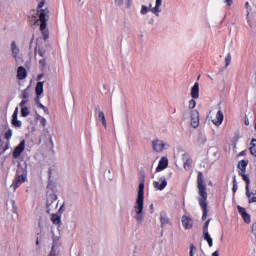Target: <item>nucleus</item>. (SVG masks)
<instances>
[{
  "instance_id": "c03bdc74",
  "label": "nucleus",
  "mask_w": 256,
  "mask_h": 256,
  "mask_svg": "<svg viewBox=\"0 0 256 256\" xmlns=\"http://www.w3.org/2000/svg\"><path fill=\"white\" fill-rule=\"evenodd\" d=\"M49 256H57V253L55 252V246H52Z\"/></svg>"
},
{
  "instance_id": "dca6fc26",
  "label": "nucleus",
  "mask_w": 256,
  "mask_h": 256,
  "mask_svg": "<svg viewBox=\"0 0 256 256\" xmlns=\"http://www.w3.org/2000/svg\"><path fill=\"white\" fill-rule=\"evenodd\" d=\"M192 99H199V83H195L191 89Z\"/></svg>"
},
{
  "instance_id": "72a5a7b5",
  "label": "nucleus",
  "mask_w": 256,
  "mask_h": 256,
  "mask_svg": "<svg viewBox=\"0 0 256 256\" xmlns=\"http://www.w3.org/2000/svg\"><path fill=\"white\" fill-rule=\"evenodd\" d=\"M46 53H47V49H45V48H38V55L40 57H45Z\"/></svg>"
},
{
  "instance_id": "f257e3e1",
  "label": "nucleus",
  "mask_w": 256,
  "mask_h": 256,
  "mask_svg": "<svg viewBox=\"0 0 256 256\" xmlns=\"http://www.w3.org/2000/svg\"><path fill=\"white\" fill-rule=\"evenodd\" d=\"M197 189L199 195L198 203L203 211L202 221H206L209 215V208L207 204V184H205V177L203 176V172H198Z\"/></svg>"
},
{
  "instance_id": "09e8293b",
  "label": "nucleus",
  "mask_w": 256,
  "mask_h": 256,
  "mask_svg": "<svg viewBox=\"0 0 256 256\" xmlns=\"http://www.w3.org/2000/svg\"><path fill=\"white\" fill-rule=\"evenodd\" d=\"M40 108L47 112V107L43 106V104H40Z\"/></svg>"
},
{
  "instance_id": "4d7b16f0",
  "label": "nucleus",
  "mask_w": 256,
  "mask_h": 256,
  "mask_svg": "<svg viewBox=\"0 0 256 256\" xmlns=\"http://www.w3.org/2000/svg\"><path fill=\"white\" fill-rule=\"evenodd\" d=\"M37 53V48H35V54Z\"/></svg>"
},
{
  "instance_id": "a878e982",
  "label": "nucleus",
  "mask_w": 256,
  "mask_h": 256,
  "mask_svg": "<svg viewBox=\"0 0 256 256\" xmlns=\"http://www.w3.org/2000/svg\"><path fill=\"white\" fill-rule=\"evenodd\" d=\"M4 137L8 142L11 141V137H13V130L9 129L8 131H6Z\"/></svg>"
},
{
  "instance_id": "4468645a",
  "label": "nucleus",
  "mask_w": 256,
  "mask_h": 256,
  "mask_svg": "<svg viewBox=\"0 0 256 256\" xmlns=\"http://www.w3.org/2000/svg\"><path fill=\"white\" fill-rule=\"evenodd\" d=\"M27 78V70L25 69V67L20 66L18 67L17 70V79H19V81H23V79Z\"/></svg>"
},
{
  "instance_id": "3c124183",
  "label": "nucleus",
  "mask_w": 256,
  "mask_h": 256,
  "mask_svg": "<svg viewBox=\"0 0 256 256\" xmlns=\"http://www.w3.org/2000/svg\"><path fill=\"white\" fill-rule=\"evenodd\" d=\"M212 256H219V251H215L213 254H212Z\"/></svg>"
},
{
  "instance_id": "f704fd0d",
  "label": "nucleus",
  "mask_w": 256,
  "mask_h": 256,
  "mask_svg": "<svg viewBox=\"0 0 256 256\" xmlns=\"http://www.w3.org/2000/svg\"><path fill=\"white\" fill-rule=\"evenodd\" d=\"M40 69H45L47 67V60L41 59L39 60Z\"/></svg>"
},
{
  "instance_id": "393cba45",
  "label": "nucleus",
  "mask_w": 256,
  "mask_h": 256,
  "mask_svg": "<svg viewBox=\"0 0 256 256\" xmlns=\"http://www.w3.org/2000/svg\"><path fill=\"white\" fill-rule=\"evenodd\" d=\"M35 91H36V95H42L43 94V82H37Z\"/></svg>"
},
{
  "instance_id": "20e7f679",
  "label": "nucleus",
  "mask_w": 256,
  "mask_h": 256,
  "mask_svg": "<svg viewBox=\"0 0 256 256\" xmlns=\"http://www.w3.org/2000/svg\"><path fill=\"white\" fill-rule=\"evenodd\" d=\"M25 181H27V167L18 169L16 177L10 187L15 191L18 187H21Z\"/></svg>"
},
{
  "instance_id": "ea45409f",
  "label": "nucleus",
  "mask_w": 256,
  "mask_h": 256,
  "mask_svg": "<svg viewBox=\"0 0 256 256\" xmlns=\"http://www.w3.org/2000/svg\"><path fill=\"white\" fill-rule=\"evenodd\" d=\"M194 251H197V248L195 247L194 244L190 245V256H195Z\"/></svg>"
},
{
  "instance_id": "603ef678",
  "label": "nucleus",
  "mask_w": 256,
  "mask_h": 256,
  "mask_svg": "<svg viewBox=\"0 0 256 256\" xmlns=\"http://www.w3.org/2000/svg\"><path fill=\"white\" fill-rule=\"evenodd\" d=\"M7 149H9V143H7L4 147V151H7Z\"/></svg>"
},
{
  "instance_id": "79ce46f5",
  "label": "nucleus",
  "mask_w": 256,
  "mask_h": 256,
  "mask_svg": "<svg viewBox=\"0 0 256 256\" xmlns=\"http://www.w3.org/2000/svg\"><path fill=\"white\" fill-rule=\"evenodd\" d=\"M248 23H249V27H250L251 29H256V22H253V21H251L250 19H248Z\"/></svg>"
},
{
  "instance_id": "cd10ccee",
  "label": "nucleus",
  "mask_w": 256,
  "mask_h": 256,
  "mask_svg": "<svg viewBox=\"0 0 256 256\" xmlns=\"http://www.w3.org/2000/svg\"><path fill=\"white\" fill-rule=\"evenodd\" d=\"M231 53H228L227 56L225 57V68L229 67L231 65Z\"/></svg>"
},
{
  "instance_id": "a19ab883",
  "label": "nucleus",
  "mask_w": 256,
  "mask_h": 256,
  "mask_svg": "<svg viewBox=\"0 0 256 256\" xmlns=\"http://www.w3.org/2000/svg\"><path fill=\"white\" fill-rule=\"evenodd\" d=\"M40 124L42 125V127H45V125H47V119H45V117L40 116Z\"/></svg>"
},
{
  "instance_id": "f03ea898",
  "label": "nucleus",
  "mask_w": 256,
  "mask_h": 256,
  "mask_svg": "<svg viewBox=\"0 0 256 256\" xmlns=\"http://www.w3.org/2000/svg\"><path fill=\"white\" fill-rule=\"evenodd\" d=\"M38 6L36 8L37 15L40 21V31L42 32L44 41L49 39V31L47 30V19H49V8L45 7V0H37Z\"/></svg>"
},
{
  "instance_id": "bb28decb",
  "label": "nucleus",
  "mask_w": 256,
  "mask_h": 256,
  "mask_svg": "<svg viewBox=\"0 0 256 256\" xmlns=\"http://www.w3.org/2000/svg\"><path fill=\"white\" fill-rule=\"evenodd\" d=\"M233 186H232V193L235 195V193H237V189H238V186H237V177H233Z\"/></svg>"
},
{
  "instance_id": "58836bf2",
  "label": "nucleus",
  "mask_w": 256,
  "mask_h": 256,
  "mask_svg": "<svg viewBox=\"0 0 256 256\" xmlns=\"http://www.w3.org/2000/svg\"><path fill=\"white\" fill-rule=\"evenodd\" d=\"M160 223H161V225L163 227V225H167V223H169V220L165 216L162 215L160 217Z\"/></svg>"
},
{
  "instance_id": "b1692460",
  "label": "nucleus",
  "mask_w": 256,
  "mask_h": 256,
  "mask_svg": "<svg viewBox=\"0 0 256 256\" xmlns=\"http://www.w3.org/2000/svg\"><path fill=\"white\" fill-rule=\"evenodd\" d=\"M51 221L54 225H61V216L53 214L51 217Z\"/></svg>"
},
{
  "instance_id": "c756f323",
  "label": "nucleus",
  "mask_w": 256,
  "mask_h": 256,
  "mask_svg": "<svg viewBox=\"0 0 256 256\" xmlns=\"http://www.w3.org/2000/svg\"><path fill=\"white\" fill-rule=\"evenodd\" d=\"M29 115V108L28 107H22L21 108V117H28Z\"/></svg>"
},
{
  "instance_id": "39448f33",
  "label": "nucleus",
  "mask_w": 256,
  "mask_h": 256,
  "mask_svg": "<svg viewBox=\"0 0 256 256\" xmlns=\"http://www.w3.org/2000/svg\"><path fill=\"white\" fill-rule=\"evenodd\" d=\"M46 205H47V213H51V211H53V209H57L58 207V203H57V195L55 194H50L48 197H47V202H46Z\"/></svg>"
},
{
  "instance_id": "e433bc0d",
  "label": "nucleus",
  "mask_w": 256,
  "mask_h": 256,
  "mask_svg": "<svg viewBox=\"0 0 256 256\" xmlns=\"http://www.w3.org/2000/svg\"><path fill=\"white\" fill-rule=\"evenodd\" d=\"M140 13L141 15H147V13H149V8L145 5H142Z\"/></svg>"
},
{
  "instance_id": "9b49d317",
  "label": "nucleus",
  "mask_w": 256,
  "mask_h": 256,
  "mask_svg": "<svg viewBox=\"0 0 256 256\" xmlns=\"http://www.w3.org/2000/svg\"><path fill=\"white\" fill-rule=\"evenodd\" d=\"M246 197L248 203H256V190H249V188L246 187Z\"/></svg>"
},
{
  "instance_id": "9d476101",
  "label": "nucleus",
  "mask_w": 256,
  "mask_h": 256,
  "mask_svg": "<svg viewBox=\"0 0 256 256\" xmlns=\"http://www.w3.org/2000/svg\"><path fill=\"white\" fill-rule=\"evenodd\" d=\"M190 123L194 129H197V127H199V112H197V111L192 112Z\"/></svg>"
},
{
  "instance_id": "5fc2aeb1",
  "label": "nucleus",
  "mask_w": 256,
  "mask_h": 256,
  "mask_svg": "<svg viewBox=\"0 0 256 256\" xmlns=\"http://www.w3.org/2000/svg\"><path fill=\"white\" fill-rule=\"evenodd\" d=\"M36 245H39V238H36Z\"/></svg>"
},
{
  "instance_id": "6e6d98bb",
  "label": "nucleus",
  "mask_w": 256,
  "mask_h": 256,
  "mask_svg": "<svg viewBox=\"0 0 256 256\" xmlns=\"http://www.w3.org/2000/svg\"><path fill=\"white\" fill-rule=\"evenodd\" d=\"M43 77V74L38 75V79H41Z\"/></svg>"
},
{
  "instance_id": "1a4fd4ad",
  "label": "nucleus",
  "mask_w": 256,
  "mask_h": 256,
  "mask_svg": "<svg viewBox=\"0 0 256 256\" xmlns=\"http://www.w3.org/2000/svg\"><path fill=\"white\" fill-rule=\"evenodd\" d=\"M169 167V160L165 157L161 158L158 166L156 168V172L159 173L160 171H163V169H167Z\"/></svg>"
},
{
  "instance_id": "5701e85b",
  "label": "nucleus",
  "mask_w": 256,
  "mask_h": 256,
  "mask_svg": "<svg viewBox=\"0 0 256 256\" xmlns=\"http://www.w3.org/2000/svg\"><path fill=\"white\" fill-rule=\"evenodd\" d=\"M204 240L207 241L209 247H213V238H211V234L209 232L203 233Z\"/></svg>"
},
{
  "instance_id": "c85d7f7f",
  "label": "nucleus",
  "mask_w": 256,
  "mask_h": 256,
  "mask_svg": "<svg viewBox=\"0 0 256 256\" xmlns=\"http://www.w3.org/2000/svg\"><path fill=\"white\" fill-rule=\"evenodd\" d=\"M239 175H241V177L246 183V187H248L249 189V184L251 183V181L249 180V176H247L245 173H240Z\"/></svg>"
},
{
  "instance_id": "473e14b6",
  "label": "nucleus",
  "mask_w": 256,
  "mask_h": 256,
  "mask_svg": "<svg viewBox=\"0 0 256 256\" xmlns=\"http://www.w3.org/2000/svg\"><path fill=\"white\" fill-rule=\"evenodd\" d=\"M21 98H22L23 100L29 99V90H28V89H25V90L22 91V93H21Z\"/></svg>"
},
{
  "instance_id": "7ed1b4c3",
  "label": "nucleus",
  "mask_w": 256,
  "mask_h": 256,
  "mask_svg": "<svg viewBox=\"0 0 256 256\" xmlns=\"http://www.w3.org/2000/svg\"><path fill=\"white\" fill-rule=\"evenodd\" d=\"M144 201H145V184L140 183L138 187L136 205L134 206V209L136 211L135 219L138 223H142L144 219L143 217Z\"/></svg>"
},
{
  "instance_id": "412c9836",
  "label": "nucleus",
  "mask_w": 256,
  "mask_h": 256,
  "mask_svg": "<svg viewBox=\"0 0 256 256\" xmlns=\"http://www.w3.org/2000/svg\"><path fill=\"white\" fill-rule=\"evenodd\" d=\"M249 151L253 155V157H256V139L255 138L251 140Z\"/></svg>"
},
{
  "instance_id": "49530a36",
  "label": "nucleus",
  "mask_w": 256,
  "mask_h": 256,
  "mask_svg": "<svg viewBox=\"0 0 256 256\" xmlns=\"http://www.w3.org/2000/svg\"><path fill=\"white\" fill-rule=\"evenodd\" d=\"M225 3H227L228 7H231V5H233V0H225Z\"/></svg>"
},
{
  "instance_id": "2f4dec72",
  "label": "nucleus",
  "mask_w": 256,
  "mask_h": 256,
  "mask_svg": "<svg viewBox=\"0 0 256 256\" xmlns=\"http://www.w3.org/2000/svg\"><path fill=\"white\" fill-rule=\"evenodd\" d=\"M242 218L246 223H251V215L249 213L242 214Z\"/></svg>"
},
{
  "instance_id": "a211bd4d",
  "label": "nucleus",
  "mask_w": 256,
  "mask_h": 256,
  "mask_svg": "<svg viewBox=\"0 0 256 256\" xmlns=\"http://www.w3.org/2000/svg\"><path fill=\"white\" fill-rule=\"evenodd\" d=\"M161 3L162 0H156L155 7L151 9V11L155 13L157 16H159V13H161Z\"/></svg>"
},
{
  "instance_id": "ddd939ff",
  "label": "nucleus",
  "mask_w": 256,
  "mask_h": 256,
  "mask_svg": "<svg viewBox=\"0 0 256 256\" xmlns=\"http://www.w3.org/2000/svg\"><path fill=\"white\" fill-rule=\"evenodd\" d=\"M182 225L184 229H193V219L188 216H182Z\"/></svg>"
},
{
  "instance_id": "6ab92c4d",
  "label": "nucleus",
  "mask_w": 256,
  "mask_h": 256,
  "mask_svg": "<svg viewBox=\"0 0 256 256\" xmlns=\"http://www.w3.org/2000/svg\"><path fill=\"white\" fill-rule=\"evenodd\" d=\"M238 169L240 170V171H239V174H241V173H246V171H247V161L241 160V161L238 163Z\"/></svg>"
},
{
  "instance_id": "8fccbe9b",
  "label": "nucleus",
  "mask_w": 256,
  "mask_h": 256,
  "mask_svg": "<svg viewBox=\"0 0 256 256\" xmlns=\"http://www.w3.org/2000/svg\"><path fill=\"white\" fill-rule=\"evenodd\" d=\"M244 123H245V125H249V118H245Z\"/></svg>"
},
{
  "instance_id": "aec40b11",
  "label": "nucleus",
  "mask_w": 256,
  "mask_h": 256,
  "mask_svg": "<svg viewBox=\"0 0 256 256\" xmlns=\"http://www.w3.org/2000/svg\"><path fill=\"white\" fill-rule=\"evenodd\" d=\"M193 164V159L190 157L185 158L183 167L185 171H189L191 169V165Z\"/></svg>"
},
{
  "instance_id": "2eb2a0df",
  "label": "nucleus",
  "mask_w": 256,
  "mask_h": 256,
  "mask_svg": "<svg viewBox=\"0 0 256 256\" xmlns=\"http://www.w3.org/2000/svg\"><path fill=\"white\" fill-rule=\"evenodd\" d=\"M17 115H19V108H16L14 110V113L12 115V125L14 127H21L22 123H21V120L17 119Z\"/></svg>"
},
{
  "instance_id": "4be33fe9",
  "label": "nucleus",
  "mask_w": 256,
  "mask_h": 256,
  "mask_svg": "<svg viewBox=\"0 0 256 256\" xmlns=\"http://www.w3.org/2000/svg\"><path fill=\"white\" fill-rule=\"evenodd\" d=\"M98 119L101 121L103 127L107 128V120L105 119V113H103V111L98 112Z\"/></svg>"
},
{
  "instance_id": "de8ad7c7",
  "label": "nucleus",
  "mask_w": 256,
  "mask_h": 256,
  "mask_svg": "<svg viewBox=\"0 0 256 256\" xmlns=\"http://www.w3.org/2000/svg\"><path fill=\"white\" fill-rule=\"evenodd\" d=\"M64 207H65V204H63V205L60 207V209H59V212H60V213H63V211H65Z\"/></svg>"
},
{
  "instance_id": "a18cd8bd",
  "label": "nucleus",
  "mask_w": 256,
  "mask_h": 256,
  "mask_svg": "<svg viewBox=\"0 0 256 256\" xmlns=\"http://www.w3.org/2000/svg\"><path fill=\"white\" fill-rule=\"evenodd\" d=\"M26 103H27V100H22V101L20 102V107H21V109H23V107H25Z\"/></svg>"
},
{
  "instance_id": "f8f14e48",
  "label": "nucleus",
  "mask_w": 256,
  "mask_h": 256,
  "mask_svg": "<svg viewBox=\"0 0 256 256\" xmlns=\"http://www.w3.org/2000/svg\"><path fill=\"white\" fill-rule=\"evenodd\" d=\"M225 119V116L223 115V111L219 110L216 113V119L212 120V123L216 125V127H219L223 123V120Z\"/></svg>"
},
{
  "instance_id": "c9c22d12",
  "label": "nucleus",
  "mask_w": 256,
  "mask_h": 256,
  "mask_svg": "<svg viewBox=\"0 0 256 256\" xmlns=\"http://www.w3.org/2000/svg\"><path fill=\"white\" fill-rule=\"evenodd\" d=\"M196 105H197V102L195 101V98H193L189 101L188 107L189 109H195Z\"/></svg>"
},
{
  "instance_id": "7c9ffc66",
  "label": "nucleus",
  "mask_w": 256,
  "mask_h": 256,
  "mask_svg": "<svg viewBox=\"0 0 256 256\" xmlns=\"http://www.w3.org/2000/svg\"><path fill=\"white\" fill-rule=\"evenodd\" d=\"M209 223H211V219H208L203 226V233H209Z\"/></svg>"
},
{
  "instance_id": "4c0bfd02",
  "label": "nucleus",
  "mask_w": 256,
  "mask_h": 256,
  "mask_svg": "<svg viewBox=\"0 0 256 256\" xmlns=\"http://www.w3.org/2000/svg\"><path fill=\"white\" fill-rule=\"evenodd\" d=\"M238 213H240L241 216L245 215L247 213V210L243 208L242 206H237Z\"/></svg>"
},
{
  "instance_id": "423d86ee",
  "label": "nucleus",
  "mask_w": 256,
  "mask_h": 256,
  "mask_svg": "<svg viewBox=\"0 0 256 256\" xmlns=\"http://www.w3.org/2000/svg\"><path fill=\"white\" fill-rule=\"evenodd\" d=\"M25 151V140L21 141L18 146L14 148L12 156L14 159H19L21 157V153Z\"/></svg>"
},
{
  "instance_id": "37998d69",
  "label": "nucleus",
  "mask_w": 256,
  "mask_h": 256,
  "mask_svg": "<svg viewBox=\"0 0 256 256\" xmlns=\"http://www.w3.org/2000/svg\"><path fill=\"white\" fill-rule=\"evenodd\" d=\"M12 212L17 213V204L15 203V200H12Z\"/></svg>"
},
{
  "instance_id": "6e6552de",
  "label": "nucleus",
  "mask_w": 256,
  "mask_h": 256,
  "mask_svg": "<svg viewBox=\"0 0 256 256\" xmlns=\"http://www.w3.org/2000/svg\"><path fill=\"white\" fill-rule=\"evenodd\" d=\"M11 53L15 61H19V53H21V50L19 49V46H17V42L15 41L11 42Z\"/></svg>"
},
{
  "instance_id": "f3484780",
  "label": "nucleus",
  "mask_w": 256,
  "mask_h": 256,
  "mask_svg": "<svg viewBox=\"0 0 256 256\" xmlns=\"http://www.w3.org/2000/svg\"><path fill=\"white\" fill-rule=\"evenodd\" d=\"M153 185L155 189H158V191H163L167 187V180L163 179L161 184L157 181H154Z\"/></svg>"
},
{
  "instance_id": "864d4df0",
  "label": "nucleus",
  "mask_w": 256,
  "mask_h": 256,
  "mask_svg": "<svg viewBox=\"0 0 256 256\" xmlns=\"http://www.w3.org/2000/svg\"><path fill=\"white\" fill-rule=\"evenodd\" d=\"M245 7H246V9H249V2L245 3Z\"/></svg>"
},
{
  "instance_id": "0eeeda50",
  "label": "nucleus",
  "mask_w": 256,
  "mask_h": 256,
  "mask_svg": "<svg viewBox=\"0 0 256 256\" xmlns=\"http://www.w3.org/2000/svg\"><path fill=\"white\" fill-rule=\"evenodd\" d=\"M167 144L163 141L156 139L152 141V147L156 151V153H161Z\"/></svg>"
}]
</instances>
